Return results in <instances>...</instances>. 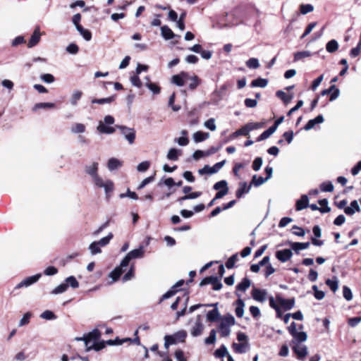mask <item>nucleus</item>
Returning <instances> with one entry per match:
<instances>
[{"instance_id":"obj_1","label":"nucleus","mask_w":361,"mask_h":361,"mask_svg":"<svg viewBox=\"0 0 361 361\" xmlns=\"http://www.w3.org/2000/svg\"><path fill=\"white\" fill-rule=\"evenodd\" d=\"M186 337L187 332L185 330L178 331L172 335H166L164 336V348L168 350L171 345L183 343Z\"/></svg>"},{"instance_id":"obj_2","label":"nucleus","mask_w":361,"mask_h":361,"mask_svg":"<svg viewBox=\"0 0 361 361\" xmlns=\"http://www.w3.org/2000/svg\"><path fill=\"white\" fill-rule=\"evenodd\" d=\"M235 324V319L233 315L224 316L219 325V332L221 337H227L231 333V326Z\"/></svg>"},{"instance_id":"obj_3","label":"nucleus","mask_w":361,"mask_h":361,"mask_svg":"<svg viewBox=\"0 0 361 361\" xmlns=\"http://www.w3.org/2000/svg\"><path fill=\"white\" fill-rule=\"evenodd\" d=\"M93 183L97 188H104L107 200L110 197V193L114 190V183L110 180H104L99 174L92 178Z\"/></svg>"},{"instance_id":"obj_4","label":"nucleus","mask_w":361,"mask_h":361,"mask_svg":"<svg viewBox=\"0 0 361 361\" xmlns=\"http://www.w3.org/2000/svg\"><path fill=\"white\" fill-rule=\"evenodd\" d=\"M145 255V246L140 245L138 248L130 251L121 261V266H128L130 261L134 259L142 258Z\"/></svg>"},{"instance_id":"obj_5","label":"nucleus","mask_w":361,"mask_h":361,"mask_svg":"<svg viewBox=\"0 0 361 361\" xmlns=\"http://www.w3.org/2000/svg\"><path fill=\"white\" fill-rule=\"evenodd\" d=\"M75 341H83L85 345V350L87 352L94 350L96 351H99L103 349L105 347V343L104 341H101L99 343H93L92 341L85 338V337H76L75 338Z\"/></svg>"},{"instance_id":"obj_6","label":"nucleus","mask_w":361,"mask_h":361,"mask_svg":"<svg viewBox=\"0 0 361 361\" xmlns=\"http://www.w3.org/2000/svg\"><path fill=\"white\" fill-rule=\"evenodd\" d=\"M116 128L121 130V134L130 145H133L135 140V130L134 128L126 126L117 125Z\"/></svg>"},{"instance_id":"obj_7","label":"nucleus","mask_w":361,"mask_h":361,"mask_svg":"<svg viewBox=\"0 0 361 361\" xmlns=\"http://www.w3.org/2000/svg\"><path fill=\"white\" fill-rule=\"evenodd\" d=\"M41 276H42L41 274H37L34 276L27 277L26 279H25L24 280H23L22 281L18 283L14 289L16 290V289H20L22 288H27V287L30 286L31 285L37 282Z\"/></svg>"},{"instance_id":"obj_8","label":"nucleus","mask_w":361,"mask_h":361,"mask_svg":"<svg viewBox=\"0 0 361 361\" xmlns=\"http://www.w3.org/2000/svg\"><path fill=\"white\" fill-rule=\"evenodd\" d=\"M204 329V327L202 322V317L201 315L199 314L196 317L195 324L192 326L190 329V334L193 337H197L202 335Z\"/></svg>"},{"instance_id":"obj_9","label":"nucleus","mask_w":361,"mask_h":361,"mask_svg":"<svg viewBox=\"0 0 361 361\" xmlns=\"http://www.w3.org/2000/svg\"><path fill=\"white\" fill-rule=\"evenodd\" d=\"M293 352L299 360H304L307 355V348L303 344L291 345Z\"/></svg>"},{"instance_id":"obj_10","label":"nucleus","mask_w":361,"mask_h":361,"mask_svg":"<svg viewBox=\"0 0 361 361\" xmlns=\"http://www.w3.org/2000/svg\"><path fill=\"white\" fill-rule=\"evenodd\" d=\"M218 303H212V304H206V307H214V308L212 310H210L207 314V319L209 322H214L217 321L220 317V313L217 308Z\"/></svg>"},{"instance_id":"obj_11","label":"nucleus","mask_w":361,"mask_h":361,"mask_svg":"<svg viewBox=\"0 0 361 361\" xmlns=\"http://www.w3.org/2000/svg\"><path fill=\"white\" fill-rule=\"evenodd\" d=\"M187 80H189V75L185 72H182L180 74L175 75L171 78L172 82L178 87L183 86Z\"/></svg>"},{"instance_id":"obj_12","label":"nucleus","mask_w":361,"mask_h":361,"mask_svg":"<svg viewBox=\"0 0 361 361\" xmlns=\"http://www.w3.org/2000/svg\"><path fill=\"white\" fill-rule=\"evenodd\" d=\"M267 292L264 289H259L254 288L252 290V298L260 302H263L266 300Z\"/></svg>"},{"instance_id":"obj_13","label":"nucleus","mask_w":361,"mask_h":361,"mask_svg":"<svg viewBox=\"0 0 361 361\" xmlns=\"http://www.w3.org/2000/svg\"><path fill=\"white\" fill-rule=\"evenodd\" d=\"M293 255L292 251L290 249H283L278 250L276 252V258L281 262L288 261Z\"/></svg>"},{"instance_id":"obj_14","label":"nucleus","mask_w":361,"mask_h":361,"mask_svg":"<svg viewBox=\"0 0 361 361\" xmlns=\"http://www.w3.org/2000/svg\"><path fill=\"white\" fill-rule=\"evenodd\" d=\"M276 300L285 310H291L295 305L294 298L285 299L281 298V296H277Z\"/></svg>"},{"instance_id":"obj_15","label":"nucleus","mask_w":361,"mask_h":361,"mask_svg":"<svg viewBox=\"0 0 361 361\" xmlns=\"http://www.w3.org/2000/svg\"><path fill=\"white\" fill-rule=\"evenodd\" d=\"M232 348L236 353L242 354L249 350L250 345L248 342L233 343Z\"/></svg>"},{"instance_id":"obj_16","label":"nucleus","mask_w":361,"mask_h":361,"mask_svg":"<svg viewBox=\"0 0 361 361\" xmlns=\"http://www.w3.org/2000/svg\"><path fill=\"white\" fill-rule=\"evenodd\" d=\"M236 295L238 297V299L236 300V307H235V314L238 318H241L243 317L244 314V307H245V302L244 301L240 298L241 295H239L238 293H235Z\"/></svg>"},{"instance_id":"obj_17","label":"nucleus","mask_w":361,"mask_h":361,"mask_svg":"<svg viewBox=\"0 0 361 361\" xmlns=\"http://www.w3.org/2000/svg\"><path fill=\"white\" fill-rule=\"evenodd\" d=\"M360 207L357 200H353L350 202V205L349 207H346L344 209V212L345 214L348 216L353 215L355 212H360Z\"/></svg>"},{"instance_id":"obj_18","label":"nucleus","mask_w":361,"mask_h":361,"mask_svg":"<svg viewBox=\"0 0 361 361\" xmlns=\"http://www.w3.org/2000/svg\"><path fill=\"white\" fill-rule=\"evenodd\" d=\"M98 166L97 162H92L91 164L85 166V171L93 178L98 175Z\"/></svg>"},{"instance_id":"obj_19","label":"nucleus","mask_w":361,"mask_h":361,"mask_svg":"<svg viewBox=\"0 0 361 361\" xmlns=\"http://www.w3.org/2000/svg\"><path fill=\"white\" fill-rule=\"evenodd\" d=\"M40 36L41 34L39 32V27H37L34 30V32L28 42L27 47L31 48L37 45L40 40Z\"/></svg>"},{"instance_id":"obj_20","label":"nucleus","mask_w":361,"mask_h":361,"mask_svg":"<svg viewBox=\"0 0 361 361\" xmlns=\"http://www.w3.org/2000/svg\"><path fill=\"white\" fill-rule=\"evenodd\" d=\"M251 189V184L249 185L245 182H242L239 184V188L236 190L235 195L237 198H241L244 194H247Z\"/></svg>"},{"instance_id":"obj_21","label":"nucleus","mask_w":361,"mask_h":361,"mask_svg":"<svg viewBox=\"0 0 361 361\" xmlns=\"http://www.w3.org/2000/svg\"><path fill=\"white\" fill-rule=\"evenodd\" d=\"M293 340L291 341L290 345L293 344H300L302 342H305L307 338V335L304 331L297 332L295 334L292 335Z\"/></svg>"},{"instance_id":"obj_22","label":"nucleus","mask_w":361,"mask_h":361,"mask_svg":"<svg viewBox=\"0 0 361 361\" xmlns=\"http://www.w3.org/2000/svg\"><path fill=\"white\" fill-rule=\"evenodd\" d=\"M309 198L307 195H302L296 202L295 209L297 211L302 210L308 207Z\"/></svg>"},{"instance_id":"obj_23","label":"nucleus","mask_w":361,"mask_h":361,"mask_svg":"<svg viewBox=\"0 0 361 361\" xmlns=\"http://www.w3.org/2000/svg\"><path fill=\"white\" fill-rule=\"evenodd\" d=\"M122 166L123 161L116 158H111L107 162V168L110 171L116 170Z\"/></svg>"},{"instance_id":"obj_24","label":"nucleus","mask_w":361,"mask_h":361,"mask_svg":"<svg viewBox=\"0 0 361 361\" xmlns=\"http://www.w3.org/2000/svg\"><path fill=\"white\" fill-rule=\"evenodd\" d=\"M324 122V117L322 115H318L314 119L310 120L305 126L304 129L305 130H310L312 129L316 124H319Z\"/></svg>"},{"instance_id":"obj_25","label":"nucleus","mask_w":361,"mask_h":361,"mask_svg":"<svg viewBox=\"0 0 361 361\" xmlns=\"http://www.w3.org/2000/svg\"><path fill=\"white\" fill-rule=\"evenodd\" d=\"M106 125L107 124H106L104 122L99 121V125L97 128V130L100 133H104V134L114 133L115 132V128L114 127L108 126Z\"/></svg>"},{"instance_id":"obj_26","label":"nucleus","mask_w":361,"mask_h":361,"mask_svg":"<svg viewBox=\"0 0 361 361\" xmlns=\"http://www.w3.org/2000/svg\"><path fill=\"white\" fill-rule=\"evenodd\" d=\"M128 266H121V262L120 265L116 267L109 274V277L112 279L113 281H117L123 272V268L127 267Z\"/></svg>"},{"instance_id":"obj_27","label":"nucleus","mask_w":361,"mask_h":361,"mask_svg":"<svg viewBox=\"0 0 361 361\" xmlns=\"http://www.w3.org/2000/svg\"><path fill=\"white\" fill-rule=\"evenodd\" d=\"M251 286V281L245 277L244 279H243V280L241 281V282H240L237 286H236V292L235 293H238V291H241V292H245L247 290V289Z\"/></svg>"},{"instance_id":"obj_28","label":"nucleus","mask_w":361,"mask_h":361,"mask_svg":"<svg viewBox=\"0 0 361 361\" xmlns=\"http://www.w3.org/2000/svg\"><path fill=\"white\" fill-rule=\"evenodd\" d=\"M310 243H291L290 247L296 253H298L300 250L307 249Z\"/></svg>"},{"instance_id":"obj_29","label":"nucleus","mask_w":361,"mask_h":361,"mask_svg":"<svg viewBox=\"0 0 361 361\" xmlns=\"http://www.w3.org/2000/svg\"><path fill=\"white\" fill-rule=\"evenodd\" d=\"M161 36L166 40L173 39L175 37L174 33L168 26L164 25L161 27Z\"/></svg>"},{"instance_id":"obj_30","label":"nucleus","mask_w":361,"mask_h":361,"mask_svg":"<svg viewBox=\"0 0 361 361\" xmlns=\"http://www.w3.org/2000/svg\"><path fill=\"white\" fill-rule=\"evenodd\" d=\"M100 331L95 329L89 332L87 334L84 335L83 337L92 341L93 343H98L97 340L100 338Z\"/></svg>"},{"instance_id":"obj_31","label":"nucleus","mask_w":361,"mask_h":361,"mask_svg":"<svg viewBox=\"0 0 361 361\" xmlns=\"http://www.w3.org/2000/svg\"><path fill=\"white\" fill-rule=\"evenodd\" d=\"M181 154V150L176 148H171L169 150L166 157L169 160L177 161Z\"/></svg>"},{"instance_id":"obj_32","label":"nucleus","mask_w":361,"mask_h":361,"mask_svg":"<svg viewBox=\"0 0 361 361\" xmlns=\"http://www.w3.org/2000/svg\"><path fill=\"white\" fill-rule=\"evenodd\" d=\"M209 137V133H204L202 131H197L193 134V140L195 142H200L204 141Z\"/></svg>"},{"instance_id":"obj_33","label":"nucleus","mask_w":361,"mask_h":361,"mask_svg":"<svg viewBox=\"0 0 361 361\" xmlns=\"http://www.w3.org/2000/svg\"><path fill=\"white\" fill-rule=\"evenodd\" d=\"M55 107V104L51 102H40L37 103L32 107V111H36L40 109H53Z\"/></svg>"},{"instance_id":"obj_34","label":"nucleus","mask_w":361,"mask_h":361,"mask_svg":"<svg viewBox=\"0 0 361 361\" xmlns=\"http://www.w3.org/2000/svg\"><path fill=\"white\" fill-rule=\"evenodd\" d=\"M338 43L336 39H331L327 42L326 49L329 53H334L338 49Z\"/></svg>"},{"instance_id":"obj_35","label":"nucleus","mask_w":361,"mask_h":361,"mask_svg":"<svg viewBox=\"0 0 361 361\" xmlns=\"http://www.w3.org/2000/svg\"><path fill=\"white\" fill-rule=\"evenodd\" d=\"M326 284L334 293H335L338 288V281L336 277H334L332 279H326Z\"/></svg>"},{"instance_id":"obj_36","label":"nucleus","mask_w":361,"mask_h":361,"mask_svg":"<svg viewBox=\"0 0 361 361\" xmlns=\"http://www.w3.org/2000/svg\"><path fill=\"white\" fill-rule=\"evenodd\" d=\"M276 94L286 104H288L291 101V99H293V95H288V94H287L286 92H284L282 90L277 91Z\"/></svg>"},{"instance_id":"obj_37","label":"nucleus","mask_w":361,"mask_h":361,"mask_svg":"<svg viewBox=\"0 0 361 361\" xmlns=\"http://www.w3.org/2000/svg\"><path fill=\"white\" fill-rule=\"evenodd\" d=\"M267 84L268 80L267 79L259 78L256 80H252L250 85L252 87H265L267 85Z\"/></svg>"},{"instance_id":"obj_38","label":"nucleus","mask_w":361,"mask_h":361,"mask_svg":"<svg viewBox=\"0 0 361 361\" xmlns=\"http://www.w3.org/2000/svg\"><path fill=\"white\" fill-rule=\"evenodd\" d=\"M267 178H264L262 176H257V175H254L250 183L251 185H254L255 187L260 186L264 184L266 181H267Z\"/></svg>"},{"instance_id":"obj_39","label":"nucleus","mask_w":361,"mask_h":361,"mask_svg":"<svg viewBox=\"0 0 361 361\" xmlns=\"http://www.w3.org/2000/svg\"><path fill=\"white\" fill-rule=\"evenodd\" d=\"M86 127L82 123H75L74 124L71 129L72 133L78 134V133H83L85 131Z\"/></svg>"},{"instance_id":"obj_40","label":"nucleus","mask_w":361,"mask_h":361,"mask_svg":"<svg viewBox=\"0 0 361 361\" xmlns=\"http://www.w3.org/2000/svg\"><path fill=\"white\" fill-rule=\"evenodd\" d=\"M82 37L86 40L90 41L92 39V33L88 30L85 29L82 26H78L76 29Z\"/></svg>"},{"instance_id":"obj_41","label":"nucleus","mask_w":361,"mask_h":361,"mask_svg":"<svg viewBox=\"0 0 361 361\" xmlns=\"http://www.w3.org/2000/svg\"><path fill=\"white\" fill-rule=\"evenodd\" d=\"M82 92L80 90H75L70 99V102L73 106H75L78 104V101L82 97Z\"/></svg>"},{"instance_id":"obj_42","label":"nucleus","mask_w":361,"mask_h":361,"mask_svg":"<svg viewBox=\"0 0 361 361\" xmlns=\"http://www.w3.org/2000/svg\"><path fill=\"white\" fill-rule=\"evenodd\" d=\"M65 283L68 284V287L70 286L72 288H77L79 287V283L73 276L67 277L65 279Z\"/></svg>"},{"instance_id":"obj_43","label":"nucleus","mask_w":361,"mask_h":361,"mask_svg":"<svg viewBox=\"0 0 361 361\" xmlns=\"http://www.w3.org/2000/svg\"><path fill=\"white\" fill-rule=\"evenodd\" d=\"M113 234L111 233H109L106 236L101 238L98 241H96V243H97L98 245H99L100 247H104L109 243L110 240L113 238Z\"/></svg>"},{"instance_id":"obj_44","label":"nucleus","mask_w":361,"mask_h":361,"mask_svg":"<svg viewBox=\"0 0 361 361\" xmlns=\"http://www.w3.org/2000/svg\"><path fill=\"white\" fill-rule=\"evenodd\" d=\"M115 96H111L107 98L93 99L92 100V103L98 104H108L114 102L115 100Z\"/></svg>"},{"instance_id":"obj_45","label":"nucleus","mask_w":361,"mask_h":361,"mask_svg":"<svg viewBox=\"0 0 361 361\" xmlns=\"http://www.w3.org/2000/svg\"><path fill=\"white\" fill-rule=\"evenodd\" d=\"M311 56V52L310 51H298L294 54V61H300L302 59L309 57Z\"/></svg>"},{"instance_id":"obj_46","label":"nucleus","mask_w":361,"mask_h":361,"mask_svg":"<svg viewBox=\"0 0 361 361\" xmlns=\"http://www.w3.org/2000/svg\"><path fill=\"white\" fill-rule=\"evenodd\" d=\"M228 353L226 347L224 345H222L219 348L215 350L214 356L217 358H221L228 355Z\"/></svg>"},{"instance_id":"obj_47","label":"nucleus","mask_w":361,"mask_h":361,"mask_svg":"<svg viewBox=\"0 0 361 361\" xmlns=\"http://www.w3.org/2000/svg\"><path fill=\"white\" fill-rule=\"evenodd\" d=\"M238 260V255L235 253L230 257L226 262V267L227 269H231L234 267L235 263Z\"/></svg>"},{"instance_id":"obj_48","label":"nucleus","mask_w":361,"mask_h":361,"mask_svg":"<svg viewBox=\"0 0 361 361\" xmlns=\"http://www.w3.org/2000/svg\"><path fill=\"white\" fill-rule=\"evenodd\" d=\"M318 203L322 206L319 209L321 213H327L331 211V208L328 206V200L326 199L319 200Z\"/></svg>"},{"instance_id":"obj_49","label":"nucleus","mask_w":361,"mask_h":361,"mask_svg":"<svg viewBox=\"0 0 361 361\" xmlns=\"http://www.w3.org/2000/svg\"><path fill=\"white\" fill-rule=\"evenodd\" d=\"M68 289V284L65 283H61L58 286H56L52 291L51 294L58 295L66 292Z\"/></svg>"},{"instance_id":"obj_50","label":"nucleus","mask_w":361,"mask_h":361,"mask_svg":"<svg viewBox=\"0 0 361 361\" xmlns=\"http://www.w3.org/2000/svg\"><path fill=\"white\" fill-rule=\"evenodd\" d=\"M214 190H227V192H228V183L226 180H222L217 183H216L213 186Z\"/></svg>"},{"instance_id":"obj_51","label":"nucleus","mask_w":361,"mask_h":361,"mask_svg":"<svg viewBox=\"0 0 361 361\" xmlns=\"http://www.w3.org/2000/svg\"><path fill=\"white\" fill-rule=\"evenodd\" d=\"M216 339V331L215 329H212L209 336L205 338L204 343L207 345L214 344Z\"/></svg>"},{"instance_id":"obj_52","label":"nucleus","mask_w":361,"mask_h":361,"mask_svg":"<svg viewBox=\"0 0 361 361\" xmlns=\"http://www.w3.org/2000/svg\"><path fill=\"white\" fill-rule=\"evenodd\" d=\"M314 6L312 4H301L300 6V11L302 15H306L308 13L313 11Z\"/></svg>"},{"instance_id":"obj_53","label":"nucleus","mask_w":361,"mask_h":361,"mask_svg":"<svg viewBox=\"0 0 361 361\" xmlns=\"http://www.w3.org/2000/svg\"><path fill=\"white\" fill-rule=\"evenodd\" d=\"M334 188V185L331 181L324 182L320 185V189L322 192H332Z\"/></svg>"},{"instance_id":"obj_54","label":"nucleus","mask_w":361,"mask_h":361,"mask_svg":"<svg viewBox=\"0 0 361 361\" xmlns=\"http://www.w3.org/2000/svg\"><path fill=\"white\" fill-rule=\"evenodd\" d=\"M89 250L92 255L99 254L102 252L101 247H99V245H97L96 241L92 243L89 245Z\"/></svg>"},{"instance_id":"obj_55","label":"nucleus","mask_w":361,"mask_h":361,"mask_svg":"<svg viewBox=\"0 0 361 361\" xmlns=\"http://www.w3.org/2000/svg\"><path fill=\"white\" fill-rule=\"evenodd\" d=\"M31 317H32L31 312H26L23 316L21 319L20 320V322L18 323V326L21 327V326H23L27 324L30 322V319Z\"/></svg>"},{"instance_id":"obj_56","label":"nucleus","mask_w":361,"mask_h":361,"mask_svg":"<svg viewBox=\"0 0 361 361\" xmlns=\"http://www.w3.org/2000/svg\"><path fill=\"white\" fill-rule=\"evenodd\" d=\"M246 66L249 68L256 69V68H259V61H258L257 59H256V58H251V59H250L249 60H247L246 61Z\"/></svg>"},{"instance_id":"obj_57","label":"nucleus","mask_w":361,"mask_h":361,"mask_svg":"<svg viewBox=\"0 0 361 361\" xmlns=\"http://www.w3.org/2000/svg\"><path fill=\"white\" fill-rule=\"evenodd\" d=\"M145 85L153 94H159L160 87L157 84L153 82H146Z\"/></svg>"},{"instance_id":"obj_58","label":"nucleus","mask_w":361,"mask_h":361,"mask_svg":"<svg viewBox=\"0 0 361 361\" xmlns=\"http://www.w3.org/2000/svg\"><path fill=\"white\" fill-rule=\"evenodd\" d=\"M130 82L133 86L138 88H140L142 86V82L139 78V75L137 73L130 77Z\"/></svg>"},{"instance_id":"obj_59","label":"nucleus","mask_w":361,"mask_h":361,"mask_svg":"<svg viewBox=\"0 0 361 361\" xmlns=\"http://www.w3.org/2000/svg\"><path fill=\"white\" fill-rule=\"evenodd\" d=\"M40 317L47 320H52L56 318L55 314L50 310H45L40 314Z\"/></svg>"},{"instance_id":"obj_60","label":"nucleus","mask_w":361,"mask_h":361,"mask_svg":"<svg viewBox=\"0 0 361 361\" xmlns=\"http://www.w3.org/2000/svg\"><path fill=\"white\" fill-rule=\"evenodd\" d=\"M274 133L268 128L264 131L256 140L257 142H261L269 138Z\"/></svg>"},{"instance_id":"obj_61","label":"nucleus","mask_w":361,"mask_h":361,"mask_svg":"<svg viewBox=\"0 0 361 361\" xmlns=\"http://www.w3.org/2000/svg\"><path fill=\"white\" fill-rule=\"evenodd\" d=\"M343 298L348 301H350L353 299L352 291L348 286H343Z\"/></svg>"},{"instance_id":"obj_62","label":"nucleus","mask_w":361,"mask_h":361,"mask_svg":"<svg viewBox=\"0 0 361 361\" xmlns=\"http://www.w3.org/2000/svg\"><path fill=\"white\" fill-rule=\"evenodd\" d=\"M40 79L46 83H52L55 78L53 75L50 73H44L40 75Z\"/></svg>"},{"instance_id":"obj_63","label":"nucleus","mask_w":361,"mask_h":361,"mask_svg":"<svg viewBox=\"0 0 361 361\" xmlns=\"http://www.w3.org/2000/svg\"><path fill=\"white\" fill-rule=\"evenodd\" d=\"M150 166V163L148 161H145L140 163L137 166V170L139 172H145L146 171Z\"/></svg>"},{"instance_id":"obj_64","label":"nucleus","mask_w":361,"mask_h":361,"mask_svg":"<svg viewBox=\"0 0 361 361\" xmlns=\"http://www.w3.org/2000/svg\"><path fill=\"white\" fill-rule=\"evenodd\" d=\"M204 126L212 131H214L216 129V126L215 125V119L213 118H211L205 121Z\"/></svg>"}]
</instances>
